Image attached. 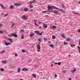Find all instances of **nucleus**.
Masks as SVG:
<instances>
[{"label": "nucleus", "mask_w": 80, "mask_h": 80, "mask_svg": "<svg viewBox=\"0 0 80 80\" xmlns=\"http://www.w3.org/2000/svg\"><path fill=\"white\" fill-rule=\"evenodd\" d=\"M12 36H13V37H16V38L18 37L17 35L16 34V32H15L14 33H11V35H8V37H12Z\"/></svg>", "instance_id": "f257e3e1"}, {"label": "nucleus", "mask_w": 80, "mask_h": 80, "mask_svg": "<svg viewBox=\"0 0 80 80\" xmlns=\"http://www.w3.org/2000/svg\"><path fill=\"white\" fill-rule=\"evenodd\" d=\"M37 48L38 52H40L41 49L40 46V45L38 44L37 45Z\"/></svg>", "instance_id": "f03ea898"}, {"label": "nucleus", "mask_w": 80, "mask_h": 80, "mask_svg": "<svg viewBox=\"0 0 80 80\" xmlns=\"http://www.w3.org/2000/svg\"><path fill=\"white\" fill-rule=\"evenodd\" d=\"M34 32L35 33H37V34H38L39 35H42V32L39 33V31H36Z\"/></svg>", "instance_id": "7ed1b4c3"}, {"label": "nucleus", "mask_w": 80, "mask_h": 80, "mask_svg": "<svg viewBox=\"0 0 80 80\" xmlns=\"http://www.w3.org/2000/svg\"><path fill=\"white\" fill-rule=\"evenodd\" d=\"M21 18L23 20H27V19H28V18L26 16L24 15L22 17H21Z\"/></svg>", "instance_id": "20e7f679"}, {"label": "nucleus", "mask_w": 80, "mask_h": 80, "mask_svg": "<svg viewBox=\"0 0 80 80\" xmlns=\"http://www.w3.org/2000/svg\"><path fill=\"white\" fill-rule=\"evenodd\" d=\"M22 71H24L25 72H27V71H28V69L25 68H23L22 69Z\"/></svg>", "instance_id": "39448f33"}, {"label": "nucleus", "mask_w": 80, "mask_h": 80, "mask_svg": "<svg viewBox=\"0 0 80 80\" xmlns=\"http://www.w3.org/2000/svg\"><path fill=\"white\" fill-rule=\"evenodd\" d=\"M43 26L45 28H47V27H48L47 24H43Z\"/></svg>", "instance_id": "423d86ee"}, {"label": "nucleus", "mask_w": 80, "mask_h": 80, "mask_svg": "<svg viewBox=\"0 0 80 80\" xmlns=\"http://www.w3.org/2000/svg\"><path fill=\"white\" fill-rule=\"evenodd\" d=\"M0 6H1V7L3 9V10H5V8H5L3 7V5H2V4H0Z\"/></svg>", "instance_id": "0eeeda50"}, {"label": "nucleus", "mask_w": 80, "mask_h": 80, "mask_svg": "<svg viewBox=\"0 0 80 80\" xmlns=\"http://www.w3.org/2000/svg\"><path fill=\"white\" fill-rule=\"evenodd\" d=\"M71 72H72V73H75V72H76V69H75L74 70H71Z\"/></svg>", "instance_id": "6e6552de"}, {"label": "nucleus", "mask_w": 80, "mask_h": 80, "mask_svg": "<svg viewBox=\"0 0 80 80\" xmlns=\"http://www.w3.org/2000/svg\"><path fill=\"white\" fill-rule=\"evenodd\" d=\"M59 10L60 11V12H65V11L63 10V9H59Z\"/></svg>", "instance_id": "1a4fd4ad"}, {"label": "nucleus", "mask_w": 80, "mask_h": 80, "mask_svg": "<svg viewBox=\"0 0 80 80\" xmlns=\"http://www.w3.org/2000/svg\"><path fill=\"white\" fill-rule=\"evenodd\" d=\"M10 43H7V42H6V41H5V45H6V46H8V45H10Z\"/></svg>", "instance_id": "9d476101"}, {"label": "nucleus", "mask_w": 80, "mask_h": 80, "mask_svg": "<svg viewBox=\"0 0 80 80\" xmlns=\"http://www.w3.org/2000/svg\"><path fill=\"white\" fill-rule=\"evenodd\" d=\"M23 11L24 12H26L28 11V9L26 8H25L24 9Z\"/></svg>", "instance_id": "9b49d317"}, {"label": "nucleus", "mask_w": 80, "mask_h": 80, "mask_svg": "<svg viewBox=\"0 0 80 80\" xmlns=\"http://www.w3.org/2000/svg\"><path fill=\"white\" fill-rule=\"evenodd\" d=\"M2 63H3L4 64H5L6 63H7V61H4V60H2Z\"/></svg>", "instance_id": "f8f14e48"}, {"label": "nucleus", "mask_w": 80, "mask_h": 80, "mask_svg": "<svg viewBox=\"0 0 80 80\" xmlns=\"http://www.w3.org/2000/svg\"><path fill=\"white\" fill-rule=\"evenodd\" d=\"M8 40H9V41L11 43H12V42H13V40H12V39L10 38H9L8 39Z\"/></svg>", "instance_id": "ddd939ff"}, {"label": "nucleus", "mask_w": 80, "mask_h": 80, "mask_svg": "<svg viewBox=\"0 0 80 80\" xmlns=\"http://www.w3.org/2000/svg\"><path fill=\"white\" fill-rule=\"evenodd\" d=\"M35 35V33H33L32 34H31L30 35V37H33Z\"/></svg>", "instance_id": "4468645a"}, {"label": "nucleus", "mask_w": 80, "mask_h": 80, "mask_svg": "<svg viewBox=\"0 0 80 80\" xmlns=\"http://www.w3.org/2000/svg\"><path fill=\"white\" fill-rule=\"evenodd\" d=\"M49 47H51V48H53L54 47V45L52 44H51L49 45Z\"/></svg>", "instance_id": "2eb2a0df"}, {"label": "nucleus", "mask_w": 80, "mask_h": 80, "mask_svg": "<svg viewBox=\"0 0 80 80\" xmlns=\"http://www.w3.org/2000/svg\"><path fill=\"white\" fill-rule=\"evenodd\" d=\"M72 13H73V14H76V15H79V14L78 13H77V12H72Z\"/></svg>", "instance_id": "dca6fc26"}, {"label": "nucleus", "mask_w": 80, "mask_h": 80, "mask_svg": "<svg viewBox=\"0 0 80 80\" xmlns=\"http://www.w3.org/2000/svg\"><path fill=\"white\" fill-rule=\"evenodd\" d=\"M71 39L70 38H66V41H71Z\"/></svg>", "instance_id": "f3484780"}, {"label": "nucleus", "mask_w": 80, "mask_h": 80, "mask_svg": "<svg viewBox=\"0 0 80 80\" xmlns=\"http://www.w3.org/2000/svg\"><path fill=\"white\" fill-rule=\"evenodd\" d=\"M20 5L19 4H18L17 3H15L14 4L15 6H20Z\"/></svg>", "instance_id": "a211bd4d"}, {"label": "nucleus", "mask_w": 80, "mask_h": 80, "mask_svg": "<svg viewBox=\"0 0 80 80\" xmlns=\"http://www.w3.org/2000/svg\"><path fill=\"white\" fill-rule=\"evenodd\" d=\"M52 12H53V13H55L56 14V13H58V11H52Z\"/></svg>", "instance_id": "6ab92c4d"}, {"label": "nucleus", "mask_w": 80, "mask_h": 80, "mask_svg": "<svg viewBox=\"0 0 80 80\" xmlns=\"http://www.w3.org/2000/svg\"><path fill=\"white\" fill-rule=\"evenodd\" d=\"M36 2V0H33V1H31L30 3H35Z\"/></svg>", "instance_id": "aec40b11"}, {"label": "nucleus", "mask_w": 80, "mask_h": 80, "mask_svg": "<svg viewBox=\"0 0 80 80\" xmlns=\"http://www.w3.org/2000/svg\"><path fill=\"white\" fill-rule=\"evenodd\" d=\"M10 8L11 9H13L14 8V7L13 6H10Z\"/></svg>", "instance_id": "412c9836"}, {"label": "nucleus", "mask_w": 80, "mask_h": 80, "mask_svg": "<svg viewBox=\"0 0 80 80\" xmlns=\"http://www.w3.org/2000/svg\"><path fill=\"white\" fill-rule=\"evenodd\" d=\"M34 25H36V27H39V25H38V24H36V22L34 23Z\"/></svg>", "instance_id": "4be33fe9"}, {"label": "nucleus", "mask_w": 80, "mask_h": 80, "mask_svg": "<svg viewBox=\"0 0 80 80\" xmlns=\"http://www.w3.org/2000/svg\"><path fill=\"white\" fill-rule=\"evenodd\" d=\"M18 73H20V68H18Z\"/></svg>", "instance_id": "5701e85b"}, {"label": "nucleus", "mask_w": 80, "mask_h": 80, "mask_svg": "<svg viewBox=\"0 0 80 80\" xmlns=\"http://www.w3.org/2000/svg\"><path fill=\"white\" fill-rule=\"evenodd\" d=\"M0 71H2V72H3L4 71V69L3 68H0Z\"/></svg>", "instance_id": "b1692460"}, {"label": "nucleus", "mask_w": 80, "mask_h": 80, "mask_svg": "<svg viewBox=\"0 0 80 80\" xmlns=\"http://www.w3.org/2000/svg\"><path fill=\"white\" fill-rule=\"evenodd\" d=\"M52 28L53 29H55V28H57V27L55 26H52Z\"/></svg>", "instance_id": "393cba45"}, {"label": "nucleus", "mask_w": 80, "mask_h": 80, "mask_svg": "<svg viewBox=\"0 0 80 80\" xmlns=\"http://www.w3.org/2000/svg\"><path fill=\"white\" fill-rule=\"evenodd\" d=\"M64 44L65 45H68V43L67 42H64Z\"/></svg>", "instance_id": "a878e982"}, {"label": "nucleus", "mask_w": 80, "mask_h": 80, "mask_svg": "<svg viewBox=\"0 0 80 80\" xmlns=\"http://www.w3.org/2000/svg\"><path fill=\"white\" fill-rule=\"evenodd\" d=\"M14 25H15V23H13L12 24V26H11L12 28H13V26H14Z\"/></svg>", "instance_id": "bb28decb"}, {"label": "nucleus", "mask_w": 80, "mask_h": 80, "mask_svg": "<svg viewBox=\"0 0 80 80\" xmlns=\"http://www.w3.org/2000/svg\"><path fill=\"white\" fill-rule=\"evenodd\" d=\"M52 39H55V36L54 35L52 36Z\"/></svg>", "instance_id": "cd10ccee"}, {"label": "nucleus", "mask_w": 80, "mask_h": 80, "mask_svg": "<svg viewBox=\"0 0 80 80\" xmlns=\"http://www.w3.org/2000/svg\"><path fill=\"white\" fill-rule=\"evenodd\" d=\"M3 27V25L2 24H0V28H1L2 27Z\"/></svg>", "instance_id": "c85d7f7f"}, {"label": "nucleus", "mask_w": 80, "mask_h": 80, "mask_svg": "<svg viewBox=\"0 0 80 80\" xmlns=\"http://www.w3.org/2000/svg\"><path fill=\"white\" fill-rule=\"evenodd\" d=\"M62 64V63H61V62H59L58 63V65H60Z\"/></svg>", "instance_id": "c756f323"}, {"label": "nucleus", "mask_w": 80, "mask_h": 80, "mask_svg": "<svg viewBox=\"0 0 80 80\" xmlns=\"http://www.w3.org/2000/svg\"><path fill=\"white\" fill-rule=\"evenodd\" d=\"M21 39H24V36H23V35H22L21 36Z\"/></svg>", "instance_id": "7c9ffc66"}, {"label": "nucleus", "mask_w": 80, "mask_h": 80, "mask_svg": "<svg viewBox=\"0 0 80 80\" xmlns=\"http://www.w3.org/2000/svg\"><path fill=\"white\" fill-rule=\"evenodd\" d=\"M48 10H50V9L51 8V7L50 6H48Z\"/></svg>", "instance_id": "2f4dec72"}, {"label": "nucleus", "mask_w": 80, "mask_h": 80, "mask_svg": "<svg viewBox=\"0 0 80 80\" xmlns=\"http://www.w3.org/2000/svg\"><path fill=\"white\" fill-rule=\"evenodd\" d=\"M38 41H39V42H41V40H42V39L41 38H39L38 39Z\"/></svg>", "instance_id": "473e14b6"}, {"label": "nucleus", "mask_w": 80, "mask_h": 80, "mask_svg": "<svg viewBox=\"0 0 80 80\" xmlns=\"http://www.w3.org/2000/svg\"><path fill=\"white\" fill-rule=\"evenodd\" d=\"M32 76H34V77H35V78H36L37 77V76H36V75L35 74H32Z\"/></svg>", "instance_id": "72a5a7b5"}, {"label": "nucleus", "mask_w": 80, "mask_h": 80, "mask_svg": "<svg viewBox=\"0 0 80 80\" xmlns=\"http://www.w3.org/2000/svg\"><path fill=\"white\" fill-rule=\"evenodd\" d=\"M48 12V11H42V13H45L46 12Z\"/></svg>", "instance_id": "f704fd0d"}, {"label": "nucleus", "mask_w": 80, "mask_h": 80, "mask_svg": "<svg viewBox=\"0 0 80 80\" xmlns=\"http://www.w3.org/2000/svg\"><path fill=\"white\" fill-rule=\"evenodd\" d=\"M62 37H63V38H65V36H64V35H63V34H62Z\"/></svg>", "instance_id": "c9c22d12"}, {"label": "nucleus", "mask_w": 80, "mask_h": 80, "mask_svg": "<svg viewBox=\"0 0 80 80\" xmlns=\"http://www.w3.org/2000/svg\"><path fill=\"white\" fill-rule=\"evenodd\" d=\"M5 52V50L2 51V52H0L1 53H3Z\"/></svg>", "instance_id": "e433bc0d"}, {"label": "nucleus", "mask_w": 80, "mask_h": 80, "mask_svg": "<svg viewBox=\"0 0 80 80\" xmlns=\"http://www.w3.org/2000/svg\"><path fill=\"white\" fill-rule=\"evenodd\" d=\"M52 7L54 8V9H55V8H56V7H55L53 6H52Z\"/></svg>", "instance_id": "4c0bfd02"}, {"label": "nucleus", "mask_w": 80, "mask_h": 80, "mask_svg": "<svg viewBox=\"0 0 80 80\" xmlns=\"http://www.w3.org/2000/svg\"><path fill=\"white\" fill-rule=\"evenodd\" d=\"M52 28V25L51 24L50 25V26L49 27V28Z\"/></svg>", "instance_id": "58836bf2"}, {"label": "nucleus", "mask_w": 80, "mask_h": 80, "mask_svg": "<svg viewBox=\"0 0 80 80\" xmlns=\"http://www.w3.org/2000/svg\"><path fill=\"white\" fill-rule=\"evenodd\" d=\"M75 45H71V47H75Z\"/></svg>", "instance_id": "ea45409f"}, {"label": "nucleus", "mask_w": 80, "mask_h": 80, "mask_svg": "<svg viewBox=\"0 0 80 80\" xmlns=\"http://www.w3.org/2000/svg\"><path fill=\"white\" fill-rule=\"evenodd\" d=\"M0 33H3V31H0Z\"/></svg>", "instance_id": "a19ab883"}, {"label": "nucleus", "mask_w": 80, "mask_h": 80, "mask_svg": "<svg viewBox=\"0 0 80 80\" xmlns=\"http://www.w3.org/2000/svg\"><path fill=\"white\" fill-rule=\"evenodd\" d=\"M22 53H25V50H22Z\"/></svg>", "instance_id": "79ce46f5"}, {"label": "nucleus", "mask_w": 80, "mask_h": 80, "mask_svg": "<svg viewBox=\"0 0 80 80\" xmlns=\"http://www.w3.org/2000/svg\"><path fill=\"white\" fill-rule=\"evenodd\" d=\"M8 15V14H7L5 15H4V17H7V16Z\"/></svg>", "instance_id": "37998d69"}, {"label": "nucleus", "mask_w": 80, "mask_h": 80, "mask_svg": "<svg viewBox=\"0 0 80 80\" xmlns=\"http://www.w3.org/2000/svg\"><path fill=\"white\" fill-rule=\"evenodd\" d=\"M75 8H76V7H74V8H73L72 9V10H74V9H75Z\"/></svg>", "instance_id": "c03bdc74"}, {"label": "nucleus", "mask_w": 80, "mask_h": 80, "mask_svg": "<svg viewBox=\"0 0 80 80\" xmlns=\"http://www.w3.org/2000/svg\"><path fill=\"white\" fill-rule=\"evenodd\" d=\"M14 55L15 56V57H17V53H15V54H14Z\"/></svg>", "instance_id": "a18cd8bd"}, {"label": "nucleus", "mask_w": 80, "mask_h": 80, "mask_svg": "<svg viewBox=\"0 0 80 80\" xmlns=\"http://www.w3.org/2000/svg\"><path fill=\"white\" fill-rule=\"evenodd\" d=\"M44 40H47V38H44Z\"/></svg>", "instance_id": "49530a36"}, {"label": "nucleus", "mask_w": 80, "mask_h": 80, "mask_svg": "<svg viewBox=\"0 0 80 80\" xmlns=\"http://www.w3.org/2000/svg\"><path fill=\"white\" fill-rule=\"evenodd\" d=\"M78 49H80V46H78Z\"/></svg>", "instance_id": "de8ad7c7"}, {"label": "nucleus", "mask_w": 80, "mask_h": 80, "mask_svg": "<svg viewBox=\"0 0 80 80\" xmlns=\"http://www.w3.org/2000/svg\"><path fill=\"white\" fill-rule=\"evenodd\" d=\"M20 31H21V32H23V31H24V30H23V29H21V30H20Z\"/></svg>", "instance_id": "09e8293b"}, {"label": "nucleus", "mask_w": 80, "mask_h": 80, "mask_svg": "<svg viewBox=\"0 0 80 80\" xmlns=\"http://www.w3.org/2000/svg\"><path fill=\"white\" fill-rule=\"evenodd\" d=\"M28 4H29V8H30V2L28 3Z\"/></svg>", "instance_id": "8fccbe9b"}, {"label": "nucleus", "mask_w": 80, "mask_h": 80, "mask_svg": "<svg viewBox=\"0 0 80 80\" xmlns=\"http://www.w3.org/2000/svg\"><path fill=\"white\" fill-rule=\"evenodd\" d=\"M55 9H57V10H59V9L58 8H57L56 7V8Z\"/></svg>", "instance_id": "3c124183"}, {"label": "nucleus", "mask_w": 80, "mask_h": 80, "mask_svg": "<svg viewBox=\"0 0 80 80\" xmlns=\"http://www.w3.org/2000/svg\"><path fill=\"white\" fill-rule=\"evenodd\" d=\"M54 64H55V65H58V63H57V62H55V63H54Z\"/></svg>", "instance_id": "603ef678"}, {"label": "nucleus", "mask_w": 80, "mask_h": 80, "mask_svg": "<svg viewBox=\"0 0 80 80\" xmlns=\"http://www.w3.org/2000/svg\"><path fill=\"white\" fill-rule=\"evenodd\" d=\"M78 32H80V29H79L78 30Z\"/></svg>", "instance_id": "864d4df0"}, {"label": "nucleus", "mask_w": 80, "mask_h": 80, "mask_svg": "<svg viewBox=\"0 0 80 80\" xmlns=\"http://www.w3.org/2000/svg\"><path fill=\"white\" fill-rule=\"evenodd\" d=\"M48 42L49 43H52V42L50 41H48Z\"/></svg>", "instance_id": "5fc2aeb1"}, {"label": "nucleus", "mask_w": 80, "mask_h": 80, "mask_svg": "<svg viewBox=\"0 0 80 80\" xmlns=\"http://www.w3.org/2000/svg\"><path fill=\"white\" fill-rule=\"evenodd\" d=\"M66 71L65 70H64L63 71H62V72H63V73H65V72Z\"/></svg>", "instance_id": "6e6d98bb"}, {"label": "nucleus", "mask_w": 80, "mask_h": 80, "mask_svg": "<svg viewBox=\"0 0 80 80\" xmlns=\"http://www.w3.org/2000/svg\"><path fill=\"white\" fill-rule=\"evenodd\" d=\"M62 5V6H63V8H65V6H64L63 5V4Z\"/></svg>", "instance_id": "4d7b16f0"}, {"label": "nucleus", "mask_w": 80, "mask_h": 80, "mask_svg": "<svg viewBox=\"0 0 80 80\" xmlns=\"http://www.w3.org/2000/svg\"><path fill=\"white\" fill-rule=\"evenodd\" d=\"M39 24H41L42 23V22H38Z\"/></svg>", "instance_id": "13d9d810"}, {"label": "nucleus", "mask_w": 80, "mask_h": 80, "mask_svg": "<svg viewBox=\"0 0 80 80\" xmlns=\"http://www.w3.org/2000/svg\"><path fill=\"white\" fill-rule=\"evenodd\" d=\"M51 67H53V64H52V63H51Z\"/></svg>", "instance_id": "bf43d9fd"}, {"label": "nucleus", "mask_w": 80, "mask_h": 80, "mask_svg": "<svg viewBox=\"0 0 80 80\" xmlns=\"http://www.w3.org/2000/svg\"><path fill=\"white\" fill-rule=\"evenodd\" d=\"M30 8H33V6L32 5H30Z\"/></svg>", "instance_id": "052dcab7"}, {"label": "nucleus", "mask_w": 80, "mask_h": 80, "mask_svg": "<svg viewBox=\"0 0 80 80\" xmlns=\"http://www.w3.org/2000/svg\"><path fill=\"white\" fill-rule=\"evenodd\" d=\"M57 75L56 74L55 75V77L56 78H57Z\"/></svg>", "instance_id": "680f3d73"}, {"label": "nucleus", "mask_w": 80, "mask_h": 80, "mask_svg": "<svg viewBox=\"0 0 80 80\" xmlns=\"http://www.w3.org/2000/svg\"><path fill=\"white\" fill-rule=\"evenodd\" d=\"M30 12H33V9H32L30 10Z\"/></svg>", "instance_id": "e2e57ef3"}, {"label": "nucleus", "mask_w": 80, "mask_h": 80, "mask_svg": "<svg viewBox=\"0 0 80 80\" xmlns=\"http://www.w3.org/2000/svg\"><path fill=\"white\" fill-rule=\"evenodd\" d=\"M52 11H48V12H52Z\"/></svg>", "instance_id": "0e129e2a"}, {"label": "nucleus", "mask_w": 80, "mask_h": 80, "mask_svg": "<svg viewBox=\"0 0 80 80\" xmlns=\"http://www.w3.org/2000/svg\"><path fill=\"white\" fill-rule=\"evenodd\" d=\"M69 80H72V79L71 78H69Z\"/></svg>", "instance_id": "69168bd1"}, {"label": "nucleus", "mask_w": 80, "mask_h": 80, "mask_svg": "<svg viewBox=\"0 0 80 80\" xmlns=\"http://www.w3.org/2000/svg\"><path fill=\"white\" fill-rule=\"evenodd\" d=\"M36 21H37V20L36 19L34 20V22H35Z\"/></svg>", "instance_id": "338daca9"}, {"label": "nucleus", "mask_w": 80, "mask_h": 80, "mask_svg": "<svg viewBox=\"0 0 80 80\" xmlns=\"http://www.w3.org/2000/svg\"><path fill=\"white\" fill-rule=\"evenodd\" d=\"M79 52L80 53V49H79Z\"/></svg>", "instance_id": "774afa93"}]
</instances>
